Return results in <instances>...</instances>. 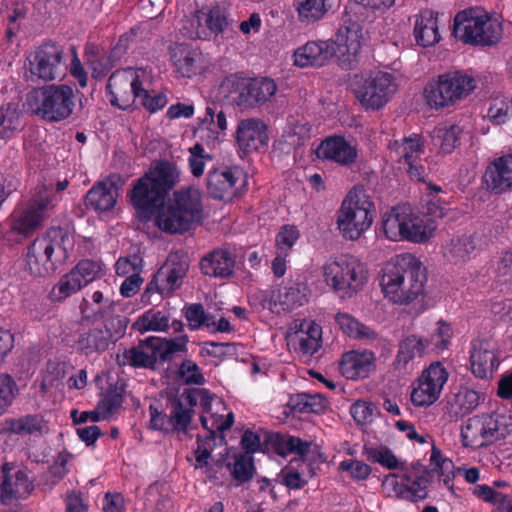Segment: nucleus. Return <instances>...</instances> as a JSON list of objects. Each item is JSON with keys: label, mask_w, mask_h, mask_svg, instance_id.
Masks as SVG:
<instances>
[{"label": "nucleus", "mask_w": 512, "mask_h": 512, "mask_svg": "<svg viewBox=\"0 0 512 512\" xmlns=\"http://www.w3.org/2000/svg\"><path fill=\"white\" fill-rule=\"evenodd\" d=\"M426 269L411 254L397 256L382 268L380 285L385 296L396 304H409L424 290Z\"/></svg>", "instance_id": "obj_1"}, {"label": "nucleus", "mask_w": 512, "mask_h": 512, "mask_svg": "<svg viewBox=\"0 0 512 512\" xmlns=\"http://www.w3.org/2000/svg\"><path fill=\"white\" fill-rule=\"evenodd\" d=\"M202 221L203 205L198 189L188 186L165 195L162 230L171 234L183 233Z\"/></svg>", "instance_id": "obj_2"}, {"label": "nucleus", "mask_w": 512, "mask_h": 512, "mask_svg": "<svg viewBox=\"0 0 512 512\" xmlns=\"http://www.w3.org/2000/svg\"><path fill=\"white\" fill-rule=\"evenodd\" d=\"M69 242V232L66 228L50 227L27 247L25 271L33 277H45L54 273L57 266L53 255L60 252L65 256Z\"/></svg>", "instance_id": "obj_3"}, {"label": "nucleus", "mask_w": 512, "mask_h": 512, "mask_svg": "<svg viewBox=\"0 0 512 512\" xmlns=\"http://www.w3.org/2000/svg\"><path fill=\"white\" fill-rule=\"evenodd\" d=\"M127 198L139 222H153L160 229V159L153 160L151 168L133 182Z\"/></svg>", "instance_id": "obj_4"}, {"label": "nucleus", "mask_w": 512, "mask_h": 512, "mask_svg": "<svg viewBox=\"0 0 512 512\" xmlns=\"http://www.w3.org/2000/svg\"><path fill=\"white\" fill-rule=\"evenodd\" d=\"M454 36L465 44L493 46L502 38V23L478 8L460 11L454 18Z\"/></svg>", "instance_id": "obj_5"}, {"label": "nucleus", "mask_w": 512, "mask_h": 512, "mask_svg": "<svg viewBox=\"0 0 512 512\" xmlns=\"http://www.w3.org/2000/svg\"><path fill=\"white\" fill-rule=\"evenodd\" d=\"M381 228L389 240L423 243L432 237L436 224L414 215L408 207L398 206L383 215Z\"/></svg>", "instance_id": "obj_6"}, {"label": "nucleus", "mask_w": 512, "mask_h": 512, "mask_svg": "<svg viewBox=\"0 0 512 512\" xmlns=\"http://www.w3.org/2000/svg\"><path fill=\"white\" fill-rule=\"evenodd\" d=\"M512 432V417L491 413L469 418L461 429L465 447L479 449L505 439Z\"/></svg>", "instance_id": "obj_7"}, {"label": "nucleus", "mask_w": 512, "mask_h": 512, "mask_svg": "<svg viewBox=\"0 0 512 512\" xmlns=\"http://www.w3.org/2000/svg\"><path fill=\"white\" fill-rule=\"evenodd\" d=\"M150 72L142 68H125L113 72L106 86L111 105L125 110L129 108L141 91H147Z\"/></svg>", "instance_id": "obj_8"}, {"label": "nucleus", "mask_w": 512, "mask_h": 512, "mask_svg": "<svg viewBox=\"0 0 512 512\" xmlns=\"http://www.w3.org/2000/svg\"><path fill=\"white\" fill-rule=\"evenodd\" d=\"M476 88L475 79L461 71L447 72L438 76V81L429 83L424 90L430 106L436 108L456 104Z\"/></svg>", "instance_id": "obj_9"}, {"label": "nucleus", "mask_w": 512, "mask_h": 512, "mask_svg": "<svg viewBox=\"0 0 512 512\" xmlns=\"http://www.w3.org/2000/svg\"><path fill=\"white\" fill-rule=\"evenodd\" d=\"M373 204L360 191H350L342 202L337 224L343 237L349 240L358 239L372 224Z\"/></svg>", "instance_id": "obj_10"}, {"label": "nucleus", "mask_w": 512, "mask_h": 512, "mask_svg": "<svg viewBox=\"0 0 512 512\" xmlns=\"http://www.w3.org/2000/svg\"><path fill=\"white\" fill-rule=\"evenodd\" d=\"M325 281L340 297H350L361 290L367 281L364 266L354 258H338L325 264Z\"/></svg>", "instance_id": "obj_11"}, {"label": "nucleus", "mask_w": 512, "mask_h": 512, "mask_svg": "<svg viewBox=\"0 0 512 512\" xmlns=\"http://www.w3.org/2000/svg\"><path fill=\"white\" fill-rule=\"evenodd\" d=\"M352 89L363 107L378 110L394 95L397 84L390 73L377 71L366 77L355 76Z\"/></svg>", "instance_id": "obj_12"}, {"label": "nucleus", "mask_w": 512, "mask_h": 512, "mask_svg": "<svg viewBox=\"0 0 512 512\" xmlns=\"http://www.w3.org/2000/svg\"><path fill=\"white\" fill-rule=\"evenodd\" d=\"M127 318L120 315L104 320L102 326H95L79 333L75 341L79 353L89 356L105 352L111 344H115L126 332Z\"/></svg>", "instance_id": "obj_13"}, {"label": "nucleus", "mask_w": 512, "mask_h": 512, "mask_svg": "<svg viewBox=\"0 0 512 512\" xmlns=\"http://www.w3.org/2000/svg\"><path fill=\"white\" fill-rule=\"evenodd\" d=\"M63 55L62 48L53 43H46L30 52L25 65L29 73L27 78L46 82L60 77L65 71Z\"/></svg>", "instance_id": "obj_14"}, {"label": "nucleus", "mask_w": 512, "mask_h": 512, "mask_svg": "<svg viewBox=\"0 0 512 512\" xmlns=\"http://www.w3.org/2000/svg\"><path fill=\"white\" fill-rule=\"evenodd\" d=\"M166 395L172 406L170 422L175 430L183 432L191 422L194 407L198 401L204 411L209 412L213 400L208 390L200 388H186L179 396L174 395L173 392H166Z\"/></svg>", "instance_id": "obj_15"}, {"label": "nucleus", "mask_w": 512, "mask_h": 512, "mask_svg": "<svg viewBox=\"0 0 512 512\" xmlns=\"http://www.w3.org/2000/svg\"><path fill=\"white\" fill-rule=\"evenodd\" d=\"M34 490V483L27 472L14 463L0 466V504L10 505L18 499H26Z\"/></svg>", "instance_id": "obj_16"}, {"label": "nucleus", "mask_w": 512, "mask_h": 512, "mask_svg": "<svg viewBox=\"0 0 512 512\" xmlns=\"http://www.w3.org/2000/svg\"><path fill=\"white\" fill-rule=\"evenodd\" d=\"M41 104L37 114L50 121H59L67 118L74 106L73 90L67 85H51L41 92Z\"/></svg>", "instance_id": "obj_17"}, {"label": "nucleus", "mask_w": 512, "mask_h": 512, "mask_svg": "<svg viewBox=\"0 0 512 512\" xmlns=\"http://www.w3.org/2000/svg\"><path fill=\"white\" fill-rule=\"evenodd\" d=\"M447 378L448 374L439 362L431 364L422 372L417 381V386L412 390V403L419 407L432 405L439 398Z\"/></svg>", "instance_id": "obj_18"}, {"label": "nucleus", "mask_w": 512, "mask_h": 512, "mask_svg": "<svg viewBox=\"0 0 512 512\" xmlns=\"http://www.w3.org/2000/svg\"><path fill=\"white\" fill-rule=\"evenodd\" d=\"M239 106L254 107L268 102L277 91V85L271 78L249 79L237 85Z\"/></svg>", "instance_id": "obj_19"}, {"label": "nucleus", "mask_w": 512, "mask_h": 512, "mask_svg": "<svg viewBox=\"0 0 512 512\" xmlns=\"http://www.w3.org/2000/svg\"><path fill=\"white\" fill-rule=\"evenodd\" d=\"M362 28L359 23L348 20L341 25L335 35V40L330 41L335 45L336 57L342 65L351 62L361 48Z\"/></svg>", "instance_id": "obj_20"}, {"label": "nucleus", "mask_w": 512, "mask_h": 512, "mask_svg": "<svg viewBox=\"0 0 512 512\" xmlns=\"http://www.w3.org/2000/svg\"><path fill=\"white\" fill-rule=\"evenodd\" d=\"M189 269V260L183 251H175L168 255L162 263V275L165 276L162 284V298L170 297L178 290Z\"/></svg>", "instance_id": "obj_21"}, {"label": "nucleus", "mask_w": 512, "mask_h": 512, "mask_svg": "<svg viewBox=\"0 0 512 512\" xmlns=\"http://www.w3.org/2000/svg\"><path fill=\"white\" fill-rule=\"evenodd\" d=\"M160 357V337L149 336L140 340L137 346L124 351L123 364L134 368L155 369Z\"/></svg>", "instance_id": "obj_22"}, {"label": "nucleus", "mask_w": 512, "mask_h": 512, "mask_svg": "<svg viewBox=\"0 0 512 512\" xmlns=\"http://www.w3.org/2000/svg\"><path fill=\"white\" fill-rule=\"evenodd\" d=\"M334 49L330 41H309L294 52V63L299 67H322L336 57Z\"/></svg>", "instance_id": "obj_23"}, {"label": "nucleus", "mask_w": 512, "mask_h": 512, "mask_svg": "<svg viewBox=\"0 0 512 512\" xmlns=\"http://www.w3.org/2000/svg\"><path fill=\"white\" fill-rule=\"evenodd\" d=\"M320 159L332 160L342 166H350L356 161L357 150L342 136H330L323 140L316 149Z\"/></svg>", "instance_id": "obj_24"}, {"label": "nucleus", "mask_w": 512, "mask_h": 512, "mask_svg": "<svg viewBox=\"0 0 512 512\" xmlns=\"http://www.w3.org/2000/svg\"><path fill=\"white\" fill-rule=\"evenodd\" d=\"M118 196V189L113 181H99L88 190L85 206L98 214L110 212L116 206Z\"/></svg>", "instance_id": "obj_25"}, {"label": "nucleus", "mask_w": 512, "mask_h": 512, "mask_svg": "<svg viewBox=\"0 0 512 512\" xmlns=\"http://www.w3.org/2000/svg\"><path fill=\"white\" fill-rule=\"evenodd\" d=\"M483 180L487 188L501 194L512 187V154L495 159L486 169Z\"/></svg>", "instance_id": "obj_26"}, {"label": "nucleus", "mask_w": 512, "mask_h": 512, "mask_svg": "<svg viewBox=\"0 0 512 512\" xmlns=\"http://www.w3.org/2000/svg\"><path fill=\"white\" fill-rule=\"evenodd\" d=\"M373 352L349 351L343 354L339 368L344 377L351 380L364 379L375 369Z\"/></svg>", "instance_id": "obj_27"}, {"label": "nucleus", "mask_w": 512, "mask_h": 512, "mask_svg": "<svg viewBox=\"0 0 512 512\" xmlns=\"http://www.w3.org/2000/svg\"><path fill=\"white\" fill-rule=\"evenodd\" d=\"M1 432L35 437L48 433V422L40 414H27L19 418H6L1 423Z\"/></svg>", "instance_id": "obj_28"}, {"label": "nucleus", "mask_w": 512, "mask_h": 512, "mask_svg": "<svg viewBox=\"0 0 512 512\" xmlns=\"http://www.w3.org/2000/svg\"><path fill=\"white\" fill-rule=\"evenodd\" d=\"M241 174L231 169L210 171L206 178L208 195L217 200H230L236 194L234 186Z\"/></svg>", "instance_id": "obj_29"}, {"label": "nucleus", "mask_w": 512, "mask_h": 512, "mask_svg": "<svg viewBox=\"0 0 512 512\" xmlns=\"http://www.w3.org/2000/svg\"><path fill=\"white\" fill-rule=\"evenodd\" d=\"M111 292L110 286L104 284L102 289L92 293L91 299L93 304L97 306L96 309L91 307L90 302L86 298H83L79 306L82 318L88 321L110 318L109 314L115 309V302L111 299Z\"/></svg>", "instance_id": "obj_30"}, {"label": "nucleus", "mask_w": 512, "mask_h": 512, "mask_svg": "<svg viewBox=\"0 0 512 512\" xmlns=\"http://www.w3.org/2000/svg\"><path fill=\"white\" fill-rule=\"evenodd\" d=\"M235 259L227 250H214L200 262L202 272L207 276L226 278L233 275Z\"/></svg>", "instance_id": "obj_31"}, {"label": "nucleus", "mask_w": 512, "mask_h": 512, "mask_svg": "<svg viewBox=\"0 0 512 512\" xmlns=\"http://www.w3.org/2000/svg\"><path fill=\"white\" fill-rule=\"evenodd\" d=\"M170 59L178 73L183 77H192L197 73L200 52L187 43H179L169 48Z\"/></svg>", "instance_id": "obj_32"}, {"label": "nucleus", "mask_w": 512, "mask_h": 512, "mask_svg": "<svg viewBox=\"0 0 512 512\" xmlns=\"http://www.w3.org/2000/svg\"><path fill=\"white\" fill-rule=\"evenodd\" d=\"M429 345L430 341L428 339L417 337L416 335H409L401 340L394 361L395 369L405 368L416 357H423Z\"/></svg>", "instance_id": "obj_33"}, {"label": "nucleus", "mask_w": 512, "mask_h": 512, "mask_svg": "<svg viewBox=\"0 0 512 512\" xmlns=\"http://www.w3.org/2000/svg\"><path fill=\"white\" fill-rule=\"evenodd\" d=\"M305 290L306 287L301 283L291 282L280 288L277 294H273L271 298L284 311H291L307 301Z\"/></svg>", "instance_id": "obj_34"}, {"label": "nucleus", "mask_w": 512, "mask_h": 512, "mask_svg": "<svg viewBox=\"0 0 512 512\" xmlns=\"http://www.w3.org/2000/svg\"><path fill=\"white\" fill-rule=\"evenodd\" d=\"M434 473V468H423L421 474L415 475L412 486L400 485L399 490H397V495L400 498L410 500L412 502L424 500L427 497L426 487L431 482Z\"/></svg>", "instance_id": "obj_35"}, {"label": "nucleus", "mask_w": 512, "mask_h": 512, "mask_svg": "<svg viewBox=\"0 0 512 512\" xmlns=\"http://www.w3.org/2000/svg\"><path fill=\"white\" fill-rule=\"evenodd\" d=\"M202 20H206V27L210 34L218 35L224 32L228 26L225 13L219 6L211 7L208 11H195L191 19V25L196 22L199 27H202Z\"/></svg>", "instance_id": "obj_36"}, {"label": "nucleus", "mask_w": 512, "mask_h": 512, "mask_svg": "<svg viewBox=\"0 0 512 512\" xmlns=\"http://www.w3.org/2000/svg\"><path fill=\"white\" fill-rule=\"evenodd\" d=\"M299 20L310 24L321 19L331 7L329 0H295Z\"/></svg>", "instance_id": "obj_37"}, {"label": "nucleus", "mask_w": 512, "mask_h": 512, "mask_svg": "<svg viewBox=\"0 0 512 512\" xmlns=\"http://www.w3.org/2000/svg\"><path fill=\"white\" fill-rule=\"evenodd\" d=\"M496 356L487 348L474 346L470 355L472 373L478 378H486L493 372L496 363Z\"/></svg>", "instance_id": "obj_38"}, {"label": "nucleus", "mask_w": 512, "mask_h": 512, "mask_svg": "<svg viewBox=\"0 0 512 512\" xmlns=\"http://www.w3.org/2000/svg\"><path fill=\"white\" fill-rule=\"evenodd\" d=\"M414 34L419 45L423 47L434 45L440 39L437 19L433 18L431 14L428 17L422 15L416 20Z\"/></svg>", "instance_id": "obj_39"}, {"label": "nucleus", "mask_w": 512, "mask_h": 512, "mask_svg": "<svg viewBox=\"0 0 512 512\" xmlns=\"http://www.w3.org/2000/svg\"><path fill=\"white\" fill-rule=\"evenodd\" d=\"M335 320L346 335L356 339H375L377 333L346 313H337Z\"/></svg>", "instance_id": "obj_40"}, {"label": "nucleus", "mask_w": 512, "mask_h": 512, "mask_svg": "<svg viewBox=\"0 0 512 512\" xmlns=\"http://www.w3.org/2000/svg\"><path fill=\"white\" fill-rule=\"evenodd\" d=\"M58 201L55 191L52 186L46 184H40L36 187L35 193L32 196L29 206V210H33L43 220L45 213L55 206Z\"/></svg>", "instance_id": "obj_41"}, {"label": "nucleus", "mask_w": 512, "mask_h": 512, "mask_svg": "<svg viewBox=\"0 0 512 512\" xmlns=\"http://www.w3.org/2000/svg\"><path fill=\"white\" fill-rule=\"evenodd\" d=\"M166 377L170 378L175 375L185 384L202 385L205 382L204 376L200 372L198 365L187 359H182L180 364H175V368L167 367Z\"/></svg>", "instance_id": "obj_42"}, {"label": "nucleus", "mask_w": 512, "mask_h": 512, "mask_svg": "<svg viewBox=\"0 0 512 512\" xmlns=\"http://www.w3.org/2000/svg\"><path fill=\"white\" fill-rule=\"evenodd\" d=\"M83 287L84 286L81 284L79 278H77L76 274L71 269L60 278L57 284L53 286L49 297L53 302H60L78 292Z\"/></svg>", "instance_id": "obj_43"}, {"label": "nucleus", "mask_w": 512, "mask_h": 512, "mask_svg": "<svg viewBox=\"0 0 512 512\" xmlns=\"http://www.w3.org/2000/svg\"><path fill=\"white\" fill-rule=\"evenodd\" d=\"M288 406L300 413H318L323 409V398L319 394L299 393L292 395Z\"/></svg>", "instance_id": "obj_44"}, {"label": "nucleus", "mask_w": 512, "mask_h": 512, "mask_svg": "<svg viewBox=\"0 0 512 512\" xmlns=\"http://www.w3.org/2000/svg\"><path fill=\"white\" fill-rule=\"evenodd\" d=\"M187 335H181L175 338L162 337V362L185 359L187 353Z\"/></svg>", "instance_id": "obj_45"}, {"label": "nucleus", "mask_w": 512, "mask_h": 512, "mask_svg": "<svg viewBox=\"0 0 512 512\" xmlns=\"http://www.w3.org/2000/svg\"><path fill=\"white\" fill-rule=\"evenodd\" d=\"M236 139L244 152L258 150L267 145V130H236Z\"/></svg>", "instance_id": "obj_46"}, {"label": "nucleus", "mask_w": 512, "mask_h": 512, "mask_svg": "<svg viewBox=\"0 0 512 512\" xmlns=\"http://www.w3.org/2000/svg\"><path fill=\"white\" fill-rule=\"evenodd\" d=\"M72 271L79 278L83 286H87L97 278H100L104 272V265L100 261L83 259L79 261Z\"/></svg>", "instance_id": "obj_47"}, {"label": "nucleus", "mask_w": 512, "mask_h": 512, "mask_svg": "<svg viewBox=\"0 0 512 512\" xmlns=\"http://www.w3.org/2000/svg\"><path fill=\"white\" fill-rule=\"evenodd\" d=\"M256 472L254 458L248 454L235 455V460L231 469L233 479L242 484L250 481Z\"/></svg>", "instance_id": "obj_48"}, {"label": "nucleus", "mask_w": 512, "mask_h": 512, "mask_svg": "<svg viewBox=\"0 0 512 512\" xmlns=\"http://www.w3.org/2000/svg\"><path fill=\"white\" fill-rule=\"evenodd\" d=\"M42 221L43 220L38 214L27 208L19 215V217L13 220L11 224V232L22 236H29L36 230Z\"/></svg>", "instance_id": "obj_49"}, {"label": "nucleus", "mask_w": 512, "mask_h": 512, "mask_svg": "<svg viewBox=\"0 0 512 512\" xmlns=\"http://www.w3.org/2000/svg\"><path fill=\"white\" fill-rule=\"evenodd\" d=\"M19 394L15 379L8 373H0V416L12 405Z\"/></svg>", "instance_id": "obj_50"}, {"label": "nucleus", "mask_w": 512, "mask_h": 512, "mask_svg": "<svg viewBox=\"0 0 512 512\" xmlns=\"http://www.w3.org/2000/svg\"><path fill=\"white\" fill-rule=\"evenodd\" d=\"M123 390L117 387L109 388L97 403V409L102 412L103 419H107L123 404Z\"/></svg>", "instance_id": "obj_51"}, {"label": "nucleus", "mask_w": 512, "mask_h": 512, "mask_svg": "<svg viewBox=\"0 0 512 512\" xmlns=\"http://www.w3.org/2000/svg\"><path fill=\"white\" fill-rule=\"evenodd\" d=\"M208 432L209 434L205 438L198 437L195 458L197 462L196 467H207V472H210L208 460L211 458V452L215 446L216 433L213 430H208Z\"/></svg>", "instance_id": "obj_52"}, {"label": "nucleus", "mask_w": 512, "mask_h": 512, "mask_svg": "<svg viewBox=\"0 0 512 512\" xmlns=\"http://www.w3.org/2000/svg\"><path fill=\"white\" fill-rule=\"evenodd\" d=\"M432 140L444 154L451 153L460 143L461 130H433Z\"/></svg>", "instance_id": "obj_53"}, {"label": "nucleus", "mask_w": 512, "mask_h": 512, "mask_svg": "<svg viewBox=\"0 0 512 512\" xmlns=\"http://www.w3.org/2000/svg\"><path fill=\"white\" fill-rule=\"evenodd\" d=\"M180 170L171 162L162 161V207H164L165 195L180 182Z\"/></svg>", "instance_id": "obj_54"}, {"label": "nucleus", "mask_w": 512, "mask_h": 512, "mask_svg": "<svg viewBox=\"0 0 512 512\" xmlns=\"http://www.w3.org/2000/svg\"><path fill=\"white\" fill-rule=\"evenodd\" d=\"M479 394L470 389H463L459 391L454 397V405L458 407L455 414L465 415L474 410L479 404Z\"/></svg>", "instance_id": "obj_55"}, {"label": "nucleus", "mask_w": 512, "mask_h": 512, "mask_svg": "<svg viewBox=\"0 0 512 512\" xmlns=\"http://www.w3.org/2000/svg\"><path fill=\"white\" fill-rule=\"evenodd\" d=\"M512 116L511 106L504 100L495 99L491 102L487 112V118L493 125L507 124Z\"/></svg>", "instance_id": "obj_56"}, {"label": "nucleus", "mask_w": 512, "mask_h": 512, "mask_svg": "<svg viewBox=\"0 0 512 512\" xmlns=\"http://www.w3.org/2000/svg\"><path fill=\"white\" fill-rule=\"evenodd\" d=\"M132 329L140 333L160 331V311L154 309L146 311L132 324Z\"/></svg>", "instance_id": "obj_57"}, {"label": "nucleus", "mask_w": 512, "mask_h": 512, "mask_svg": "<svg viewBox=\"0 0 512 512\" xmlns=\"http://www.w3.org/2000/svg\"><path fill=\"white\" fill-rule=\"evenodd\" d=\"M287 439L280 433L266 432L263 440V452H274L280 456L287 454Z\"/></svg>", "instance_id": "obj_58"}, {"label": "nucleus", "mask_w": 512, "mask_h": 512, "mask_svg": "<svg viewBox=\"0 0 512 512\" xmlns=\"http://www.w3.org/2000/svg\"><path fill=\"white\" fill-rule=\"evenodd\" d=\"M474 249L475 245L471 237H462L452 241L450 253L455 262H460L466 261Z\"/></svg>", "instance_id": "obj_59"}, {"label": "nucleus", "mask_w": 512, "mask_h": 512, "mask_svg": "<svg viewBox=\"0 0 512 512\" xmlns=\"http://www.w3.org/2000/svg\"><path fill=\"white\" fill-rule=\"evenodd\" d=\"M142 258L133 254L127 257H120L115 263V271L119 276H125L133 273H140Z\"/></svg>", "instance_id": "obj_60"}, {"label": "nucleus", "mask_w": 512, "mask_h": 512, "mask_svg": "<svg viewBox=\"0 0 512 512\" xmlns=\"http://www.w3.org/2000/svg\"><path fill=\"white\" fill-rule=\"evenodd\" d=\"M199 126H210L216 123L217 128H226L227 118L223 110L216 111V107L208 106L198 116Z\"/></svg>", "instance_id": "obj_61"}, {"label": "nucleus", "mask_w": 512, "mask_h": 512, "mask_svg": "<svg viewBox=\"0 0 512 512\" xmlns=\"http://www.w3.org/2000/svg\"><path fill=\"white\" fill-rule=\"evenodd\" d=\"M185 317L190 322V327L192 329H198L202 325L210 327V323H208V314L205 313L204 307L200 303L188 306L185 312Z\"/></svg>", "instance_id": "obj_62"}, {"label": "nucleus", "mask_w": 512, "mask_h": 512, "mask_svg": "<svg viewBox=\"0 0 512 512\" xmlns=\"http://www.w3.org/2000/svg\"><path fill=\"white\" fill-rule=\"evenodd\" d=\"M86 57L87 64L91 69L92 76L94 78H102L107 74L110 69V62L108 58L94 52H87Z\"/></svg>", "instance_id": "obj_63"}, {"label": "nucleus", "mask_w": 512, "mask_h": 512, "mask_svg": "<svg viewBox=\"0 0 512 512\" xmlns=\"http://www.w3.org/2000/svg\"><path fill=\"white\" fill-rule=\"evenodd\" d=\"M103 512H126L125 498L118 492H107L102 500Z\"/></svg>", "instance_id": "obj_64"}]
</instances>
